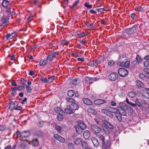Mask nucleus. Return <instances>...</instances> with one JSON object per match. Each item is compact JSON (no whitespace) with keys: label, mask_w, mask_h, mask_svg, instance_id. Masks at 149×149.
<instances>
[{"label":"nucleus","mask_w":149,"mask_h":149,"mask_svg":"<svg viewBox=\"0 0 149 149\" xmlns=\"http://www.w3.org/2000/svg\"><path fill=\"white\" fill-rule=\"evenodd\" d=\"M58 55V52H53L48 56L47 59L49 61H52L53 59L56 58V56H57Z\"/></svg>","instance_id":"9"},{"label":"nucleus","mask_w":149,"mask_h":149,"mask_svg":"<svg viewBox=\"0 0 149 149\" xmlns=\"http://www.w3.org/2000/svg\"><path fill=\"white\" fill-rule=\"evenodd\" d=\"M91 140L93 145L95 147L98 146L99 145V142L98 139L94 137H93L91 138Z\"/></svg>","instance_id":"16"},{"label":"nucleus","mask_w":149,"mask_h":149,"mask_svg":"<svg viewBox=\"0 0 149 149\" xmlns=\"http://www.w3.org/2000/svg\"><path fill=\"white\" fill-rule=\"evenodd\" d=\"M138 26V24H136L133 26L131 28L127 29L126 31L128 33V35L130 36L135 33L137 30Z\"/></svg>","instance_id":"3"},{"label":"nucleus","mask_w":149,"mask_h":149,"mask_svg":"<svg viewBox=\"0 0 149 149\" xmlns=\"http://www.w3.org/2000/svg\"><path fill=\"white\" fill-rule=\"evenodd\" d=\"M122 115L119 114L118 116H116L118 120L120 122H121L122 120Z\"/></svg>","instance_id":"60"},{"label":"nucleus","mask_w":149,"mask_h":149,"mask_svg":"<svg viewBox=\"0 0 149 149\" xmlns=\"http://www.w3.org/2000/svg\"><path fill=\"white\" fill-rule=\"evenodd\" d=\"M118 108L124 109L125 110H127L128 107L127 105L123 102L120 103L119 107H118Z\"/></svg>","instance_id":"23"},{"label":"nucleus","mask_w":149,"mask_h":149,"mask_svg":"<svg viewBox=\"0 0 149 149\" xmlns=\"http://www.w3.org/2000/svg\"><path fill=\"white\" fill-rule=\"evenodd\" d=\"M118 110L119 114L124 116H125L126 115L127 112L126 111L127 110H125L124 109H121L118 108Z\"/></svg>","instance_id":"24"},{"label":"nucleus","mask_w":149,"mask_h":149,"mask_svg":"<svg viewBox=\"0 0 149 149\" xmlns=\"http://www.w3.org/2000/svg\"><path fill=\"white\" fill-rule=\"evenodd\" d=\"M92 131L96 135L100 133L102 131L101 128L95 124L92 125L91 127Z\"/></svg>","instance_id":"2"},{"label":"nucleus","mask_w":149,"mask_h":149,"mask_svg":"<svg viewBox=\"0 0 149 149\" xmlns=\"http://www.w3.org/2000/svg\"><path fill=\"white\" fill-rule=\"evenodd\" d=\"M100 63L101 61H100L95 60L92 61H90L88 64L90 66H95L100 64Z\"/></svg>","instance_id":"12"},{"label":"nucleus","mask_w":149,"mask_h":149,"mask_svg":"<svg viewBox=\"0 0 149 149\" xmlns=\"http://www.w3.org/2000/svg\"><path fill=\"white\" fill-rule=\"evenodd\" d=\"M123 67H125L126 68L129 67L130 65V62L129 61H125L123 63Z\"/></svg>","instance_id":"34"},{"label":"nucleus","mask_w":149,"mask_h":149,"mask_svg":"<svg viewBox=\"0 0 149 149\" xmlns=\"http://www.w3.org/2000/svg\"><path fill=\"white\" fill-rule=\"evenodd\" d=\"M14 107H15V106H14L13 104H12L9 106V109L10 110H12L13 109H14Z\"/></svg>","instance_id":"64"},{"label":"nucleus","mask_w":149,"mask_h":149,"mask_svg":"<svg viewBox=\"0 0 149 149\" xmlns=\"http://www.w3.org/2000/svg\"><path fill=\"white\" fill-rule=\"evenodd\" d=\"M6 8L5 11L7 13L8 16L9 17H11L15 14V12L11 10L10 7L9 6Z\"/></svg>","instance_id":"8"},{"label":"nucleus","mask_w":149,"mask_h":149,"mask_svg":"<svg viewBox=\"0 0 149 149\" xmlns=\"http://www.w3.org/2000/svg\"><path fill=\"white\" fill-rule=\"evenodd\" d=\"M69 108L73 111H75L78 110L79 108V106L75 102L71 104L70 105Z\"/></svg>","instance_id":"13"},{"label":"nucleus","mask_w":149,"mask_h":149,"mask_svg":"<svg viewBox=\"0 0 149 149\" xmlns=\"http://www.w3.org/2000/svg\"><path fill=\"white\" fill-rule=\"evenodd\" d=\"M118 73L120 76L124 77L128 75V72L126 68H121L118 69Z\"/></svg>","instance_id":"4"},{"label":"nucleus","mask_w":149,"mask_h":149,"mask_svg":"<svg viewBox=\"0 0 149 149\" xmlns=\"http://www.w3.org/2000/svg\"><path fill=\"white\" fill-rule=\"evenodd\" d=\"M81 144H82V147L84 148H85V149H86V148H88L87 147V146H88V144H87V143L86 141H84L82 142L81 143Z\"/></svg>","instance_id":"42"},{"label":"nucleus","mask_w":149,"mask_h":149,"mask_svg":"<svg viewBox=\"0 0 149 149\" xmlns=\"http://www.w3.org/2000/svg\"><path fill=\"white\" fill-rule=\"evenodd\" d=\"M54 76H52L48 78V83L52 82L53 81L54 79Z\"/></svg>","instance_id":"56"},{"label":"nucleus","mask_w":149,"mask_h":149,"mask_svg":"<svg viewBox=\"0 0 149 149\" xmlns=\"http://www.w3.org/2000/svg\"><path fill=\"white\" fill-rule=\"evenodd\" d=\"M57 118L59 121H62L63 119V116L62 115L60 114L57 115Z\"/></svg>","instance_id":"52"},{"label":"nucleus","mask_w":149,"mask_h":149,"mask_svg":"<svg viewBox=\"0 0 149 149\" xmlns=\"http://www.w3.org/2000/svg\"><path fill=\"white\" fill-rule=\"evenodd\" d=\"M46 62L43 60H41L40 62L39 65L40 66H43L46 65Z\"/></svg>","instance_id":"53"},{"label":"nucleus","mask_w":149,"mask_h":149,"mask_svg":"<svg viewBox=\"0 0 149 149\" xmlns=\"http://www.w3.org/2000/svg\"><path fill=\"white\" fill-rule=\"evenodd\" d=\"M139 77L142 80H144L146 77L144 74L142 73L139 74Z\"/></svg>","instance_id":"40"},{"label":"nucleus","mask_w":149,"mask_h":149,"mask_svg":"<svg viewBox=\"0 0 149 149\" xmlns=\"http://www.w3.org/2000/svg\"><path fill=\"white\" fill-rule=\"evenodd\" d=\"M58 140L60 142L62 143L64 142L65 141V139L61 136L59 137V139Z\"/></svg>","instance_id":"55"},{"label":"nucleus","mask_w":149,"mask_h":149,"mask_svg":"<svg viewBox=\"0 0 149 149\" xmlns=\"http://www.w3.org/2000/svg\"><path fill=\"white\" fill-rule=\"evenodd\" d=\"M143 96L145 98L148 99L149 98V93L148 91H146L143 93Z\"/></svg>","instance_id":"36"},{"label":"nucleus","mask_w":149,"mask_h":149,"mask_svg":"<svg viewBox=\"0 0 149 149\" xmlns=\"http://www.w3.org/2000/svg\"><path fill=\"white\" fill-rule=\"evenodd\" d=\"M116 62L113 61L111 60L109 61L108 63L109 65L112 66L113 65H115Z\"/></svg>","instance_id":"54"},{"label":"nucleus","mask_w":149,"mask_h":149,"mask_svg":"<svg viewBox=\"0 0 149 149\" xmlns=\"http://www.w3.org/2000/svg\"><path fill=\"white\" fill-rule=\"evenodd\" d=\"M56 112L60 115H62L64 113V111L61 108L57 107L55 109Z\"/></svg>","instance_id":"25"},{"label":"nucleus","mask_w":149,"mask_h":149,"mask_svg":"<svg viewBox=\"0 0 149 149\" xmlns=\"http://www.w3.org/2000/svg\"><path fill=\"white\" fill-rule=\"evenodd\" d=\"M82 141V139L80 138H77L75 139L74 141V143L76 145H78Z\"/></svg>","instance_id":"30"},{"label":"nucleus","mask_w":149,"mask_h":149,"mask_svg":"<svg viewBox=\"0 0 149 149\" xmlns=\"http://www.w3.org/2000/svg\"><path fill=\"white\" fill-rule=\"evenodd\" d=\"M97 137L102 143V149H109L111 146V143L109 140H107L106 143L105 142V137L100 133L97 134Z\"/></svg>","instance_id":"1"},{"label":"nucleus","mask_w":149,"mask_h":149,"mask_svg":"<svg viewBox=\"0 0 149 149\" xmlns=\"http://www.w3.org/2000/svg\"><path fill=\"white\" fill-rule=\"evenodd\" d=\"M110 112H110H108L107 115L111 118H113L114 115L112 113H111Z\"/></svg>","instance_id":"59"},{"label":"nucleus","mask_w":149,"mask_h":149,"mask_svg":"<svg viewBox=\"0 0 149 149\" xmlns=\"http://www.w3.org/2000/svg\"><path fill=\"white\" fill-rule=\"evenodd\" d=\"M26 86V89L27 90V93H30L32 91V89L31 87L28 85Z\"/></svg>","instance_id":"43"},{"label":"nucleus","mask_w":149,"mask_h":149,"mask_svg":"<svg viewBox=\"0 0 149 149\" xmlns=\"http://www.w3.org/2000/svg\"><path fill=\"white\" fill-rule=\"evenodd\" d=\"M26 80H25L24 78H21L20 80V84L22 85L25 86L26 85L25 84V82H26Z\"/></svg>","instance_id":"39"},{"label":"nucleus","mask_w":149,"mask_h":149,"mask_svg":"<svg viewBox=\"0 0 149 149\" xmlns=\"http://www.w3.org/2000/svg\"><path fill=\"white\" fill-rule=\"evenodd\" d=\"M75 94L74 92L72 90H69L68 93V95L70 97H72Z\"/></svg>","instance_id":"32"},{"label":"nucleus","mask_w":149,"mask_h":149,"mask_svg":"<svg viewBox=\"0 0 149 149\" xmlns=\"http://www.w3.org/2000/svg\"><path fill=\"white\" fill-rule=\"evenodd\" d=\"M89 3L88 2H86L84 5V6L88 9L92 8V6L89 5Z\"/></svg>","instance_id":"47"},{"label":"nucleus","mask_w":149,"mask_h":149,"mask_svg":"<svg viewBox=\"0 0 149 149\" xmlns=\"http://www.w3.org/2000/svg\"><path fill=\"white\" fill-rule=\"evenodd\" d=\"M135 102L136 104V106L137 105L140 108L143 107L142 105L141 104V100L139 99H136L135 100Z\"/></svg>","instance_id":"27"},{"label":"nucleus","mask_w":149,"mask_h":149,"mask_svg":"<svg viewBox=\"0 0 149 149\" xmlns=\"http://www.w3.org/2000/svg\"><path fill=\"white\" fill-rule=\"evenodd\" d=\"M86 35L85 34V32H84L77 35L76 37L77 38H81L86 36Z\"/></svg>","instance_id":"45"},{"label":"nucleus","mask_w":149,"mask_h":149,"mask_svg":"<svg viewBox=\"0 0 149 149\" xmlns=\"http://www.w3.org/2000/svg\"><path fill=\"white\" fill-rule=\"evenodd\" d=\"M84 103L87 105H91L93 104V102L89 99L87 98H84L83 99Z\"/></svg>","instance_id":"17"},{"label":"nucleus","mask_w":149,"mask_h":149,"mask_svg":"<svg viewBox=\"0 0 149 149\" xmlns=\"http://www.w3.org/2000/svg\"><path fill=\"white\" fill-rule=\"evenodd\" d=\"M91 136V133L88 130H86L83 133V136L86 139H88Z\"/></svg>","instance_id":"19"},{"label":"nucleus","mask_w":149,"mask_h":149,"mask_svg":"<svg viewBox=\"0 0 149 149\" xmlns=\"http://www.w3.org/2000/svg\"><path fill=\"white\" fill-rule=\"evenodd\" d=\"M136 60L139 64L142 61V59L141 57L139 55L136 56Z\"/></svg>","instance_id":"33"},{"label":"nucleus","mask_w":149,"mask_h":149,"mask_svg":"<svg viewBox=\"0 0 149 149\" xmlns=\"http://www.w3.org/2000/svg\"><path fill=\"white\" fill-rule=\"evenodd\" d=\"M41 81L42 82L48 83V80L46 78H42L41 79Z\"/></svg>","instance_id":"58"},{"label":"nucleus","mask_w":149,"mask_h":149,"mask_svg":"<svg viewBox=\"0 0 149 149\" xmlns=\"http://www.w3.org/2000/svg\"><path fill=\"white\" fill-rule=\"evenodd\" d=\"M65 113L67 114H71L74 113V111L72 109L69 108H67L65 109Z\"/></svg>","instance_id":"28"},{"label":"nucleus","mask_w":149,"mask_h":149,"mask_svg":"<svg viewBox=\"0 0 149 149\" xmlns=\"http://www.w3.org/2000/svg\"><path fill=\"white\" fill-rule=\"evenodd\" d=\"M30 135V133L29 131H25L20 134V137L22 139L28 137Z\"/></svg>","instance_id":"11"},{"label":"nucleus","mask_w":149,"mask_h":149,"mask_svg":"<svg viewBox=\"0 0 149 149\" xmlns=\"http://www.w3.org/2000/svg\"><path fill=\"white\" fill-rule=\"evenodd\" d=\"M109 107L110 109L109 110H111L110 111L112 113H116L118 110V109L116 108L112 107L110 106H109Z\"/></svg>","instance_id":"37"},{"label":"nucleus","mask_w":149,"mask_h":149,"mask_svg":"<svg viewBox=\"0 0 149 149\" xmlns=\"http://www.w3.org/2000/svg\"><path fill=\"white\" fill-rule=\"evenodd\" d=\"M128 96L130 97H134L136 95V93L134 91L130 92L128 94Z\"/></svg>","instance_id":"26"},{"label":"nucleus","mask_w":149,"mask_h":149,"mask_svg":"<svg viewBox=\"0 0 149 149\" xmlns=\"http://www.w3.org/2000/svg\"><path fill=\"white\" fill-rule=\"evenodd\" d=\"M34 134L39 137H42L43 136V132L40 130L36 131L34 133Z\"/></svg>","instance_id":"21"},{"label":"nucleus","mask_w":149,"mask_h":149,"mask_svg":"<svg viewBox=\"0 0 149 149\" xmlns=\"http://www.w3.org/2000/svg\"><path fill=\"white\" fill-rule=\"evenodd\" d=\"M102 130L104 131V132L107 134H109L110 133V132L108 128L106 127H103Z\"/></svg>","instance_id":"35"},{"label":"nucleus","mask_w":149,"mask_h":149,"mask_svg":"<svg viewBox=\"0 0 149 149\" xmlns=\"http://www.w3.org/2000/svg\"><path fill=\"white\" fill-rule=\"evenodd\" d=\"M135 83L137 86L139 88H143L144 86V84L142 81L139 80H136Z\"/></svg>","instance_id":"20"},{"label":"nucleus","mask_w":149,"mask_h":149,"mask_svg":"<svg viewBox=\"0 0 149 149\" xmlns=\"http://www.w3.org/2000/svg\"><path fill=\"white\" fill-rule=\"evenodd\" d=\"M9 17L8 16L2 17L1 18V21L2 23V25L5 26L9 24L10 22L9 21Z\"/></svg>","instance_id":"6"},{"label":"nucleus","mask_w":149,"mask_h":149,"mask_svg":"<svg viewBox=\"0 0 149 149\" xmlns=\"http://www.w3.org/2000/svg\"><path fill=\"white\" fill-rule=\"evenodd\" d=\"M68 44V42L65 40H63L61 42V44L63 45V46H64V45H67Z\"/></svg>","instance_id":"49"},{"label":"nucleus","mask_w":149,"mask_h":149,"mask_svg":"<svg viewBox=\"0 0 149 149\" xmlns=\"http://www.w3.org/2000/svg\"><path fill=\"white\" fill-rule=\"evenodd\" d=\"M66 100L68 102H71L72 103L75 102V100L74 99L72 98L66 97Z\"/></svg>","instance_id":"38"},{"label":"nucleus","mask_w":149,"mask_h":149,"mask_svg":"<svg viewBox=\"0 0 149 149\" xmlns=\"http://www.w3.org/2000/svg\"><path fill=\"white\" fill-rule=\"evenodd\" d=\"M6 126L3 125H0V131H3L6 130Z\"/></svg>","instance_id":"44"},{"label":"nucleus","mask_w":149,"mask_h":149,"mask_svg":"<svg viewBox=\"0 0 149 149\" xmlns=\"http://www.w3.org/2000/svg\"><path fill=\"white\" fill-rule=\"evenodd\" d=\"M13 33L12 34H8L6 35V37L7 40H9L10 39H12L13 36Z\"/></svg>","instance_id":"41"},{"label":"nucleus","mask_w":149,"mask_h":149,"mask_svg":"<svg viewBox=\"0 0 149 149\" xmlns=\"http://www.w3.org/2000/svg\"><path fill=\"white\" fill-rule=\"evenodd\" d=\"M24 86H25L23 85L19 86L17 88V90L20 91L23 90L25 88Z\"/></svg>","instance_id":"61"},{"label":"nucleus","mask_w":149,"mask_h":149,"mask_svg":"<svg viewBox=\"0 0 149 149\" xmlns=\"http://www.w3.org/2000/svg\"><path fill=\"white\" fill-rule=\"evenodd\" d=\"M77 126H79V127L81 128L82 129L84 130L86 127V125L81 120H80L78 122V124L76 125Z\"/></svg>","instance_id":"15"},{"label":"nucleus","mask_w":149,"mask_h":149,"mask_svg":"<svg viewBox=\"0 0 149 149\" xmlns=\"http://www.w3.org/2000/svg\"><path fill=\"white\" fill-rule=\"evenodd\" d=\"M126 60L125 58L123 56H120V61L121 62H123V63L125 62V61Z\"/></svg>","instance_id":"57"},{"label":"nucleus","mask_w":149,"mask_h":149,"mask_svg":"<svg viewBox=\"0 0 149 149\" xmlns=\"http://www.w3.org/2000/svg\"><path fill=\"white\" fill-rule=\"evenodd\" d=\"M55 129L58 132H60L61 130V127L60 126L56 125L55 126Z\"/></svg>","instance_id":"51"},{"label":"nucleus","mask_w":149,"mask_h":149,"mask_svg":"<svg viewBox=\"0 0 149 149\" xmlns=\"http://www.w3.org/2000/svg\"><path fill=\"white\" fill-rule=\"evenodd\" d=\"M87 28H89L92 29L94 28L93 24H89L88 23H87L85 24Z\"/></svg>","instance_id":"46"},{"label":"nucleus","mask_w":149,"mask_h":149,"mask_svg":"<svg viewBox=\"0 0 149 149\" xmlns=\"http://www.w3.org/2000/svg\"><path fill=\"white\" fill-rule=\"evenodd\" d=\"M144 65L145 67H148V66L149 65V62L147 61H145L144 62Z\"/></svg>","instance_id":"62"},{"label":"nucleus","mask_w":149,"mask_h":149,"mask_svg":"<svg viewBox=\"0 0 149 149\" xmlns=\"http://www.w3.org/2000/svg\"><path fill=\"white\" fill-rule=\"evenodd\" d=\"M119 78V76L116 72L111 73L109 76L108 78L109 80L111 81H115L117 80Z\"/></svg>","instance_id":"5"},{"label":"nucleus","mask_w":149,"mask_h":149,"mask_svg":"<svg viewBox=\"0 0 149 149\" xmlns=\"http://www.w3.org/2000/svg\"><path fill=\"white\" fill-rule=\"evenodd\" d=\"M12 91H11V94L13 95H14V92L17 90V88L16 87L12 88Z\"/></svg>","instance_id":"50"},{"label":"nucleus","mask_w":149,"mask_h":149,"mask_svg":"<svg viewBox=\"0 0 149 149\" xmlns=\"http://www.w3.org/2000/svg\"><path fill=\"white\" fill-rule=\"evenodd\" d=\"M123 62L121 61H118L117 63V64L118 65H119L120 66L123 67Z\"/></svg>","instance_id":"63"},{"label":"nucleus","mask_w":149,"mask_h":149,"mask_svg":"<svg viewBox=\"0 0 149 149\" xmlns=\"http://www.w3.org/2000/svg\"><path fill=\"white\" fill-rule=\"evenodd\" d=\"M102 122L105 127L109 129L112 130L114 129V126L106 120H103Z\"/></svg>","instance_id":"7"},{"label":"nucleus","mask_w":149,"mask_h":149,"mask_svg":"<svg viewBox=\"0 0 149 149\" xmlns=\"http://www.w3.org/2000/svg\"><path fill=\"white\" fill-rule=\"evenodd\" d=\"M74 127L77 133L79 134H81L83 132V130H84L83 129H82L81 128L79 127V126H77L76 125L74 126Z\"/></svg>","instance_id":"22"},{"label":"nucleus","mask_w":149,"mask_h":149,"mask_svg":"<svg viewBox=\"0 0 149 149\" xmlns=\"http://www.w3.org/2000/svg\"><path fill=\"white\" fill-rule=\"evenodd\" d=\"M87 111L91 115H95L97 114V112L95 109L92 107L88 108Z\"/></svg>","instance_id":"14"},{"label":"nucleus","mask_w":149,"mask_h":149,"mask_svg":"<svg viewBox=\"0 0 149 149\" xmlns=\"http://www.w3.org/2000/svg\"><path fill=\"white\" fill-rule=\"evenodd\" d=\"M44 125V123L42 121H39L37 124V125L39 128L42 127Z\"/></svg>","instance_id":"48"},{"label":"nucleus","mask_w":149,"mask_h":149,"mask_svg":"<svg viewBox=\"0 0 149 149\" xmlns=\"http://www.w3.org/2000/svg\"><path fill=\"white\" fill-rule=\"evenodd\" d=\"M9 2L7 0H4L3 1L2 3V6L4 7H7L8 6Z\"/></svg>","instance_id":"29"},{"label":"nucleus","mask_w":149,"mask_h":149,"mask_svg":"<svg viewBox=\"0 0 149 149\" xmlns=\"http://www.w3.org/2000/svg\"><path fill=\"white\" fill-rule=\"evenodd\" d=\"M106 102V101L102 99H97L95 100L94 101V103L95 104H102L105 103Z\"/></svg>","instance_id":"18"},{"label":"nucleus","mask_w":149,"mask_h":149,"mask_svg":"<svg viewBox=\"0 0 149 149\" xmlns=\"http://www.w3.org/2000/svg\"><path fill=\"white\" fill-rule=\"evenodd\" d=\"M29 144H31L34 147L38 146L39 145V141L36 138H33L31 141H29Z\"/></svg>","instance_id":"10"},{"label":"nucleus","mask_w":149,"mask_h":149,"mask_svg":"<svg viewBox=\"0 0 149 149\" xmlns=\"http://www.w3.org/2000/svg\"><path fill=\"white\" fill-rule=\"evenodd\" d=\"M80 80L78 78H77L73 80L72 83L74 85H76L80 82Z\"/></svg>","instance_id":"31"}]
</instances>
